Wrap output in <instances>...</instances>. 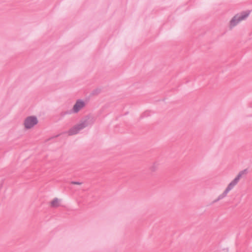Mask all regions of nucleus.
<instances>
[{"label":"nucleus","instance_id":"obj_4","mask_svg":"<svg viewBox=\"0 0 252 252\" xmlns=\"http://www.w3.org/2000/svg\"><path fill=\"white\" fill-rule=\"evenodd\" d=\"M248 16V14L240 13L236 14L230 20L228 27L231 30L236 26L240 22L244 20Z\"/></svg>","mask_w":252,"mask_h":252},{"label":"nucleus","instance_id":"obj_6","mask_svg":"<svg viewBox=\"0 0 252 252\" xmlns=\"http://www.w3.org/2000/svg\"><path fill=\"white\" fill-rule=\"evenodd\" d=\"M62 200L58 198H54L50 202V206L51 208H56L61 206Z\"/></svg>","mask_w":252,"mask_h":252},{"label":"nucleus","instance_id":"obj_1","mask_svg":"<svg viewBox=\"0 0 252 252\" xmlns=\"http://www.w3.org/2000/svg\"><path fill=\"white\" fill-rule=\"evenodd\" d=\"M94 117L91 114L86 115L82 118L78 123L70 128L66 133L69 136L77 134L84 128L93 125L95 122Z\"/></svg>","mask_w":252,"mask_h":252},{"label":"nucleus","instance_id":"obj_2","mask_svg":"<svg viewBox=\"0 0 252 252\" xmlns=\"http://www.w3.org/2000/svg\"><path fill=\"white\" fill-rule=\"evenodd\" d=\"M247 173V169H245L239 172L236 177L228 185L224 191L218 196L217 199L215 200V202L218 201L225 197L228 193L238 183L242 176L246 175Z\"/></svg>","mask_w":252,"mask_h":252},{"label":"nucleus","instance_id":"obj_3","mask_svg":"<svg viewBox=\"0 0 252 252\" xmlns=\"http://www.w3.org/2000/svg\"><path fill=\"white\" fill-rule=\"evenodd\" d=\"M38 120L35 116H29L25 118L23 121V125L26 130H30L38 124Z\"/></svg>","mask_w":252,"mask_h":252},{"label":"nucleus","instance_id":"obj_5","mask_svg":"<svg viewBox=\"0 0 252 252\" xmlns=\"http://www.w3.org/2000/svg\"><path fill=\"white\" fill-rule=\"evenodd\" d=\"M86 103L85 101L82 99H78L73 106L72 112L74 114L78 113L80 110L86 106Z\"/></svg>","mask_w":252,"mask_h":252},{"label":"nucleus","instance_id":"obj_8","mask_svg":"<svg viewBox=\"0 0 252 252\" xmlns=\"http://www.w3.org/2000/svg\"><path fill=\"white\" fill-rule=\"evenodd\" d=\"M71 184L80 185L82 184V183L78 182H72Z\"/></svg>","mask_w":252,"mask_h":252},{"label":"nucleus","instance_id":"obj_7","mask_svg":"<svg viewBox=\"0 0 252 252\" xmlns=\"http://www.w3.org/2000/svg\"><path fill=\"white\" fill-rule=\"evenodd\" d=\"M159 166V163L158 162H154L150 166V170L152 172L156 171L158 168Z\"/></svg>","mask_w":252,"mask_h":252}]
</instances>
